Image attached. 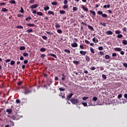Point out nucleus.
Wrapping results in <instances>:
<instances>
[{
  "mask_svg": "<svg viewBox=\"0 0 127 127\" xmlns=\"http://www.w3.org/2000/svg\"><path fill=\"white\" fill-rule=\"evenodd\" d=\"M122 97H123V95H122V94H120L119 95H118V97L119 98V99H120L121 98H122Z\"/></svg>",
  "mask_w": 127,
  "mask_h": 127,
  "instance_id": "nucleus-56",
  "label": "nucleus"
},
{
  "mask_svg": "<svg viewBox=\"0 0 127 127\" xmlns=\"http://www.w3.org/2000/svg\"><path fill=\"white\" fill-rule=\"evenodd\" d=\"M92 100H93V101H97L98 98H97V97H93Z\"/></svg>",
  "mask_w": 127,
  "mask_h": 127,
  "instance_id": "nucleus-44",
  "label": "nucleus"
},
{
  "mask_svg": "<svg viewBox=\"0 0 127 127\" xmlns=\"http://www.w3.org/2000/svg\"><path fill=\"white\" fill-rule=\"evenodd\" d=\"M85 60H86V61H87V62H90V59L89 56H86Z\"/></svg>",
  "mask_w": 127,
  "mask_h": 127,
  "instance_id": "nucleus-14",
  "label": "nucleus"
},
{
  "mask_svg": "<svg viewBox=\"0 0 127 127\" xmlns=\"http://www.w3.org/2000/svg\"><path fill=\"white\" fill-rule=\"evenodd\" d=\"M98 50L100 51L103 50V47H102V46H100L98 48Z\"/></svg>",
  "mask_w": 127,
  "mask_h": 127,
  "instance_id": "nucleus-51",
  "label": "nucleus"
},
{
  "mask_svg": "<svg viewBox=\"0 0 127 127\" xmlns=\"http://www.w3.org/2000/svg\"><path fill=\"white\" fill-rule=\"evenodd\" d=\"M82 105L84 106V107H86L87 106V103H82Z\"/></svg>",
  "mask_w": 127,
  "mask_h": 127,
  "instance_id": "nucleus-57",
  "label": "nucleus"
},
{
  "mask_svg": "<svg viewBox=\"0 0 127 127\" xmlns=\"http://www.w3.org/2000/svg\"><path fill=\"white\" fill-rule=\"evenodd\" d=\"M86 53H87L86 51H80V54H81V55H86Z\"/></svg>",
  "mask_w": 127,
  "mask_h": 127,
  "instance_id": "nucleus-13",
  "label": "nucleus"
},
{
  "mask_svg": "<svg viewBox=\"0 0 127 127\" xmlns=\"http://www.w3.org/2000/svg\"><path fill=\"white\" fill-rule=\"evenodd\" d=\"M92 41L94 42V43H98L99 42L98 39H97V38H95V37L93 38Z\"/></svg>",
  "mask_w": 127,
  "mask_h": 127,
  "instance_id": "nucleus-4",
  "label": "nucleus"
},
{
  "mask_svg": "<svg viewBox=\"0 0 127 127\" xmlns=\"http://www.w3.org/2000/svg\"><path fill=\"white\" fill-rule=\"evenodd\" d=\"M45 55L44 54H41V58H43L45 57Z\"/></svg>",
  "mask_w": 127,
  "mask_h": 127,
  "instance_id": "nucleus-63",
  "label": "nucleus"
},
{
  "mask_svg": "<svg viewBox=\"0 0 127 127\" xmlns=\"http://www.w3.org/2000/svg\"><path fill=\"white\" fill-rule=\"evenodd\" d=\"M23 11H24L23 8L21 7V9L20 10V12L22 13H23Z\"/></svg>",
  "mask_w": 127,
  "mask_h": 127,
  "instance_id": "nucleus-52",
  "label": "nucleus"
},
{
  "mask_svg": "<svg viewBox=\"0 0 127 127\" xmlns=\"http://www.w3.org/2000/svg\"><path fill=\"white\" fill-rule=\"evenodd\" d=\"M52 4L53 5H56V4H57V2H52Z\"/></svg>",
  "mask_w": 127,
  "mask_h": 127,
  "instance_id": "nucleus-55",
  "label": "nucleus"
},
{
  "mask_svg": "<svg viewBox=\"0 0 127 127\" xmlns=\"http://www.w3.org/2000/svg\"><path fill=\"white\" fill-rule=\"evenodd\" d=\"M90 13H92V14H93V15L95 17L96 13L95 12V11H93V10H90Z\"/></svg>",
  "mask_w": 127,
  "mask_h": 127,
  "instance_id": "nucleus-9",
  "label": "nucleus"
},
{
  "mask_svg": "<svg viewBox=\"0 0 127 127\" xmlns=\"http://www.w3.org/2000/svg\"><path fill=\"white\" fill-rule=\"evenodd\" d=\"M117 56V53H113L112 57H116Z\"/></svg>",
  "mask_w": 127,
  "mask_h": 127,
  "instance_id": "nucleus-46",
  "label": "nucleus"
},
{
  "mask_svg": "<svg viewBox=\"0 0 127 127\" xmlns=\"http://www.w3.org/2000/svg\"><path fill=\"white\" fill-rule=\"evenodd\" d=\"M60 25L59 24H58V23H56V26H55V27L56 28H60Z\"/></svg>",
  "mask_w": 127,
  "mask_h": 127,
  "instance_id": "nucleus-22",
  "label": "nucleus"
},
{
  "mask_svg": "<svg viewBox=\"0 0 127 127\" xmlns=\"http://www.w3.org/2000/svg\"><path fill=\"white\" fill-rule=\"evenodd\" d=\"M9 2H10V3H13V4H14L15 3V0H11L9 1Z\"/></svg>",
  "mask_w": 127,
  "mask_h": 127,
  "instance_id": "nucleus-30",
  "label": "nucleus"
},
{
  "mask_svg": "<svg viewBox=\"0 0 127 127\" xmlns=\"http://www.w3.org/2000/svg\"><path fill=\"white\" fill-rule=\"evenodd\" d=\"M102 78L106 80L107 79V76L106 75L103 74L102 75Z\"/></svg>",
  "mask_w": 127,
  "mask_h": 127,
  "instance_id": "nucleus-36",
  "label": "nucleus"
},
{
  "mask_svg": "<svg viewBox=\"0 0 127 127\" xmlns=\"http://www.w3.org/2000/svg\"><path fill=\"white\" fill-rule=\"evenodd\" d=\"M102 17H104L105 18H107L108 17L107 14H106L105 13H103L102 12Z\"/></svg>",
  "mask_w": 127,
  "mask_h": 127,
  "instance_id": "nucleus-26",
  "label": "nucleus"
},
{
  "mask_svg": "<svg viewBox=\"0 0 127 127\" xmlns=\"http://www.w3.org/2000/svg\"><path fill=\"white\" fill-rule=\"evenodd\" d=\"M5 63H8V62H10V59H7L5 60Z\"/></svg>",
  "mask_w": 127,
  "mask_h": 127,
  "instance_id": "nucleus-45",
  "label": "nucleus"
},
{
  "mask_svg": "<svg viewBox=\"0 0 127 127\" xmlns=\"http://www.w3.org/2000/svg\"><path fill=\"white\" fill-rule=\"evenodd\" d=\"M98 13L99 14H101V15H102V16H103V11L99 10V11H98Z\"/></svg>",
  "mask_w": 127,
  "mask_h": 127,
  "instance_id": "nucleus-33",
  "label": "nucleus"
},
{
  "mask_svg": "<svg viewBox=\"0 0 127 127\" xmlns=\"http://www.w3.org/2000/svg\"><path fill=\"white\" fill-rule=\"evenodd\" d=\"M63 8L64 9H66V8H68V5H64L63 6Z\"/></svg>",
  "mask_w": 127,
  "mask_h": 127,
  "instance_id": "nucleus-39",
  "label": "nucleus"
},
{
  "mask_svg": "<svg viewBox=\"0 0 127 127\" xmlns=\"http://www.w3.org/2000/svg\"><path fill=\"white\" fill-rule=\"evenodd\" d=\"M82 8L85 11H88V8H87V7H85V6H84V5L82 6Z\"/></svg>",
  "mask_w": 127,
  "mask_h": 127,
  "instance_id": "nucleus-18",
  "label": "nucleus"
},
{
  "mask_svg": "<svg viewBox=\"0 0 127 127\" xmlns=\"http://www.w3.org/2000/svg\"><path fill=\"white\" fill-rule=\"evenodd\" d=\"M49 9V6H47L44 7V10H48Z\"/></svg>",
  "mask_w": 127,
  "mask_h": 127,
  "instance_id": "nucleus-41",
  "label": "nucleus"
},
{
  "mask_svg": "<svg viewBox=\"0 0 127 127\" xmlns=\"http://www.w3.org/2000/svg\"><path fill=\"white\" fill-rule=\"evenodd\" d=\"M40 51H41V52H45V51H46V49L44 48H42L40 49Z\"/></svg>",
  "mask_w": 127,
  "mask_h": 127,
  "instance_id": "nucleus-12",
  "label": "nucleus"
},
{
  "mask_svg": "<svg viewBox=\"0 0 127 127\" xmlns=\"http://www.w3.org/2000/svg\"><path fill=\"white\" fill-rule=\"evenodd\" d=\"M65 12H66L63 10L60 11V13H61V14H64Z\"/></svg>",
  "mask_w": 127,
  "mask_h": 127,
  "instance_id": "nucleus-32",
  "label": "nucleus"
},
{
  "mask_svg": "<svg viewBox=\"0 0 127 127\" xmlns=\"http://www.w3.org/2000/svg\"><path fill=\"white\" fill-rule=\"evenodd\" d=\"M5 5V3H4V2L0 3V6Z\"/></svg>",
  "mask_w": 127,
  "mask_h": 127,
  "instance_id": "nucleus-62",
  "label": "nucleus"
},
{
  "mask_svg": "<svg viewBox=\"0 0 127 127\" xmlns=\"http://www.w3.org/2000/svg\"><path fill=\"white\" fill-rule=\"evenodd\" d=\"M49 56H52L53 57H54V58H57V56L55 54H49Z\"/></svg>",
  "mask_w": 127,
  "mask_h": 127,
  "instance_id": "nucleus-15",
  "label": "nucleus"
},
{
  "mask_svg": "<svg viewBox=\"0 0 127 127\" xmlns=\"http://www.w3.org/2000/svg\"><path fill=\"white\" fill-rule=\"evenodd\" d=\"M123 65L127 68V63H123Z\"/></svg>",
  "mask_w": 127,
  "mask_h": 127,
  "instance_id": "nucleus-60",
  "label": "nucleus"
},
{
  "mask_svg": "<svg viewBox=\"0 0 127 127\" xmlns=\"http://www.w3.org/2000/svg\"><path fill=\"white\" fill-rule=\"evenodd\" d=\"M73 63H74V64H79V61H74Z\"/></svg>",
  "mask_w": 127,
  "mask_h": 127,
  "instance_id": "nucleus-49",
  "label": "nucleus"
},
{
  "mask_svg": "<svg viewBox=\"0 0 127 127\" xmlns=\"http://www.w3.org/2000/svg\"><path fill=\"white\" fill-rule=\"evenodd\" d=\"M115 33L116 34H118V35H119L121 33V31H119V30H116V31H115Z\"/></svg>",
  "mask_w": 127,
  "mask_h": 127,
  "instance_id": "nucleus-25",
  "label": "nucleus"
},
{
  "mask_svg": "<svg viewBox=\"0 0 127 127\" xmlns=\"http://www.w3.org/2000/svg\"><path fill=\"white\" fill-rule=\"evenodd\" d=\"M72 47H77L78 46V44L76 43H73V44H71Z\"/></svg>",
  "mask_w": 127,
  "mask_h": 127,
  "instance_id": "nucleus-11",
  "label": "nucleus"
},
{
  "mask_svg": "<svg viewBox=\"0 0 127 127\" xmlns=\"http://www.w3.org/2000/svg\"><path fill=\"white\" fill-rule=\"evenodd\" d=\"M37 6H38V5L37 4H35L32 5L30 7L31 8L33 9V8H36Z\"/></svg>",
  "mask_w": 127,
  "mask_h": 127,
  "instance_id": "nucleus-6",
  "label": "nucleus"
},
{
  "mask_svg": "<svg viewBox=\"0 0 127 127\" xmlns=\"http://www.w3.org/2000/svg\"><path fill=\"white\" fill-rule=\"evenodd\" d=\"M25 47L23 46H21L20 47V50H25Z\"/></svg>",
  "mask_w": 127,
  "mask_h": 127,
  "instance_id": "nucleus-38",
  "label": "nucleus"
},
{
  "mask_svg": "<svg viewBox=\"0 0 127 127\" xmlns=\"http://www.w3.org/2000/svg\"><path fill=\"white\" fill-rule=\"evenodd\" d=\"M78 9V8H77L76 7H73V10L76 11Z\"/></svg>",
  "mask_w": 127,
  "mask_h": 127,
  "instance_id": "nucleus-59",
  "label": "nucleus"
},
{
  "mask_svg": "<svg viewBox=\"0 0 127 127\" xmlns=\"http://www.w3.org/2000/svg\"><path fill=\"white\" fill-rule=\"evenodd\" d=\"M8 117L10 118V119H11V120H13V121H14V120H15V117L14 116H10L8 115Z\"/></svg>",
  "mask_w": 127,
  "mask_h": 127,
  "instance_id": "nucleus-10",
  "label": "nucleus"
},
{
  "mask_svg": "<svg viewBox=\"0 0 127 127\" xmlns=\"http://www.w3.org/2000/svg\"><path fill=\"white\" fill-rule=\"evenodd\" d=\"M29 93H31V91L28 89V88H26L25 89V91L24 92V94L25 95H27V94H29Z\"/></svg>",
  "mask_w": 127,
  "mask_h": 127,
  "instance_id": "nucleus-2",
  "label": "nucleus"
},
{
  "mask_svg": "<svg viewBox=\"0 0 127 127\" xmlns=\"http://www.w3.org/2000/svg\"><path fill=\"white\" fill-rule=\"evenodd\" d=\"M100 24H101V25H103V26H106V23H105V22H103V23H102V22H100Z\"/></svg>",
  "mask_w": 127,
  "mask_h": 127,
  "instance_id": "nucleus-24",
  "label": "nucleus"
},
{
  "mask_svg": "<svg viewBox=\"0 0 127 127\" xmlns=\"http://www.w3.org/2000/svg\"><path fill=\"white\" fill-rule=\"evenodd\" d=\"M6 113H8V114H11V113H12V110H11V109H6Z\"/></svg>",
  "mask_w": 127,
  "mask_h": 127,
  "instance_id": "nucleus-8",
  "label": "nucleus"
},
{
  "mask_svg": "<svg viewBox=\"0 0 127 127\" xmlns=\"http://www.w3.org/2000/svg\"><path fill=\"white\" fill-rule=\"evenodd\" d=\"M37 14L40 16H42L43 15V13L41 12H37Z\"/></svg>",
  "mask_w": 127,
  "mask_h": 127,
  "instance_id": "nucleus-19",
  "label": "nucleus"
},
{
  "mask_svg": "<svg viewBox=\"0 0 127 127\" xmlns=\"http://www.w3.org/2000/svg\"><path fill=\"white\" fill-rule=\"evenodd\" d=\"M27 25L28 26H29L30 27H33V26H34V24H31V23L27 24Z\"/></svg>",
  "mask_w": 127,
  "mask_h": 127,
  "instance_id": "nucleus-20",
  "label": "nucleus"
},
{
  "mask_svg": "<svg viewBox=\"0 0 127 127\" xmlns=\"http://www.w3.org/2000/svg\"><path fill=\"white\" fill-rule=\"evenodd\" d=\"M87 99H88V97H83V98H82V100H83V101H85Z\"/></svg>",
  "mask_w": 127,
  "mask_h": 127,
  "instance_id": "nucleus-47",
  "label": "nucleus"
},
{
  "mask_svg": "<svg viewBox=\"0 0 127 127\" xmlns=\"http://www.w3.org/2000/svg\"><path fill=\"white\" fill-rule=\"evenodd\" d=\"M14 61H11V62H10V65H14Z\"/></svg>",
  "mask_w": 127,
  "mask_h": 127,
  "instance_id": "nucleus-53",
  "label": "nucleus"
},
{
  "mask_svg": "<svg viewBox=\"0 0 127 127\" xmlns=\"http://www.w3.org/2000/svg\"><path fill=\"white\" fill-rule=\"evenodd\" d=\"M122 43H123V44H124V45H127V40H123Z\"/></svg>",
  "mask_w": 127,
  "mask_h": 127,
  "instance_id": "nucleus-29",
  "label": "nucleus"
},
{
  "mask_svg": "<svg viewBox=\"0 0 127 127\" xmlns=\"http://www.w3.org/2000/svg\"><path fill=\"white\" fill-rule=\"evenodd\" d=\"M47 34H50L51 35H53V33L52 32H47Z\"/></svg>",
  "mask_w": 127,
  "mask_h": 127,
  "instance_id": "nucleus-61",
  "label": "nucleus"
},
{
  "mask_svg": "<svg viewBox=\"0 0 127 127\" xmlns=\"http://www.w3.org/2000/svg\"><path fill=\"white\" fill-rule=\"evenodd\" d=\"M95 67H91L90 70H91L92 71H94V70H95Z\"/></svg>",
  "mask_w": 127,
  "mask_h": 127,
  "instance_id": "nucleus-54",
  "label": "nucleus"
},
{
  "mask_svg": "<svg viewBox=\"0 0 127 127\" xmlns=\"http://www.w3.org/2000/svg\"><path fill=\"white\" fill-rule=\"evenodd\" d=\"M48 13L49 14H52V15H54V14H55V13H54L53 11H50V10L48 11Z\"/></svg>",
  "mask_w": 127,
  "mask_h": 127,
  "instance_id": "nucleus-27",
  "label": "nucleus"
},
{
  "mask_svg": "<svg viewBox=\"0 0 127 127\" xmlns=\"http://www.w3.org/2000/svg\"><path fill=\"white\" fill-rule=\"evenodd\" d=\"M62 76H63L62 78V80L63 81H64V80H65V78H66V76L64 75V74H63Z\"/></svg>",
  "mask_w": 127,
  "mask_h": 127,
  "instance_id": "nucleus-43",
  "label": "nucleus"
},
{
  "mask_svg": "<svg viewBox=\"0 0 127 127\" xmlns=\"http://www.w3.org/2000/svg\"><path fill=\"white\" fill-rule=\"evenodd\" d=\"M59 90L60 91H61V92H62V91H65V89H64V88H61V87L59 88Z\"/></svg>",
  "mask_w": 127,
  "mask_h": 127,
  "instance_id": "nucleus-42",
  "label": "nucleus"
},
{
  "mask_svg": "<svg viewBox=\"0 0 127 127\" xmlns=\"http://www.w3.org/2000/svg\"><path fill=\"white\" fill-rule=\"evenodd\" d=\"M114 50H115V51H118V52L121 53V51H122V48L118 47L116 48H114Z\"/></svg>",
  "mask_w": 127,
  "mask_h": 127,
  "instance_id": "nucleus-7",
  "label": "nucleus"
},
{
  "mask_svg": "<svg viewBox=\"0 0 127 127\" xmlns=\"http://www.w3.org/2000/svg\"><path fill=\"white\" fill-rule=\"evenodd\" d=\"M106 34H108V35H112V34H113V32L109 30V31H107Z\"/></svg>",
  "mask_w": 127,
  "mask_h": 127,
  "instance_id": "nucleus-5",
  "label": "nucleus"
},
{
  "mask_svg": "<svg viewBox=\"0 0 127 127\" xmlns=\"http://www.w3.org/2000/svg\"><path fill=\"white\" fill-rule=\"evenodd\" d=\"M9 123L11 124V127H14V122L13 121L10 120Z\"/></svg>",
  "mask_w": 127,
  "mask_h": 127,
  "instance_id": "nucleus-17",
  "label": "nucleus"
},
{
  "mask_svg": "<svg viewBox=\"0 0 127 127\" xmlns=\"http://www.w3.org/2000/svg\"><path fill=\"white\" fill-rule=\"evenodd\" d=\"M120 53H121V55H125L124 51H122V50H121V51H120Z\"/></svg>",
  "mask_w": 127,
  "mask_h": 127,
  "instance_id": "nucleus-58",
  "label": "nucleus"
},
{
  "mask_svg": "<svg viewBox=\"0 0 127 127\" xmlns=\"http://www.w3.org/2000/svg\"><path fill=\"white\" fill-rule=\"evenodd\" d=\"M57 32L58 33H62V31L61 30V29H58L57 30Z\"/></svg>",
  "mask_w": 127,
  "mask_h": 127,
  "instance_id": "nucleus-48",
  "label": "nucleus"
},
{
  "mask_svg": "<svg viewBox=\"0 0 127 127\" xmlns=\"http://www.w3.org/2000/svg\"><path fill=\"white\" fill-rule=\"evenodd\" d=\"M1 10L3 12H6V11H7V9L6 8H2L1 9Z\"/></svg>",
  "mask_w": 127,
  "mask_h": 127,
  "instance_id": "nucleus-34",
  "label": "nucleus"
},
{
  "mask_svg": "<svg viewBox=\"0 0 127 127\" xmlns=\"http://www.w3.org/2000/svg\"><path fill=\"white\" fill-rule=\"evenodd\" d=\"M117 37L118 38H122V37H123L122 34H121V33H120V34L118 35Z\"/></svg>",
  "mask_w": 127,
  "mask_h": 127,
  "instance_id": "nucleus-28",
  "label": "nucleus"
},
{
  "mask_svg": "<svg viewBox=\"0 0 127 127\" xmlns=\"http://www.w3.org/2000/svg\"><path fill=\"white\" fill-rule=\"evenodd\" d=\"M88 29H90V30H91V31H94V29L93 26H91V25H88Z\"/></svg>",
  "mask_w": 127,
  "mask_h": 127,
  "instance_id": "nucleus-3",
  "label": "nucleus"
},
{
  "mask_svg": "<svg viewBox=\"0 0 127 127\" xmlns=\"http://www.w3.org/2000/svg\"><path fill=\"white\" fill-rule=\"evenodd\" d=\"M42 38L43 39H44V40H46V39H47V37H46V36H43Z\"/></svg>",
  "mask_w": 127,
  "mask_h": 127,
  "instance_id": "nucleus-50",
  "label": "nucleus"
},
{
  "mask_svg": "<svg viewBox=\"0 0 127 127\" xmlns=\"http://www.w3.org/2000/svg\"><path fill=\"white\" fill-rule=\"evenodd\" d=\"M64 52H66V53H69V54L70 53V51L69 50H67V49L64 50Z\"/></svg>",
  "mask_w": 127,
  "mask_h": 127,
  "instance_id": "nucleus-40",
  "label": "nucleus"
},
{
  "mask_svg": "<svg viewBox=\"0 0 127 127\" xmlns=\"http://www.w3.org/2000/svg\"><path fill=\"white\" fill-rule=\"evenodd\" d=\"M70 101L71 103L73 105H76V104H78V101L77 99L74 98H71Z\"/></svg>",
  "mask_w": 127,
  "mask_h": 127,
  "instance_id": "nucleus-1",
  "label": "nucleus"
},
{
  "mask_svg": "<svg viewBox=\"0 0 127 127\" xmlns=\"http://www.w3.org/2000/svg\"><path fill=\"white\" fill-rule=\"evenodd\" d=\"M26 32H27L28 33H30V32H32V29L27 30Z\"/></svg>",
  "mask_w": 127,
  "mask_h": 127,
  "instance_id": "nucleus-31",
  "label": "nucleus"
},
{
  "mask_svg": "<svg viewBox=\"0 0 127 127\" xmlns=\"http://www.w3.org/2000/svg\"><path fill=\"white\" fill-rule=\"evenodd\" d=\"M23 56H24V57H27L29 56V54H28V53H24L23 54Z\"/></svg>",
  "mask_w": 127,
  "mask_h": 127,
  "instance_id": "nucleus-23",
  "label": "nucleus"
},
{
  "mask_svg": "<svg viewBox=\"0 0 127 127\" xmlns=\"http://www.w3.org/2000/svg\"><path fill=\"white\" fill-rule=\"evenodd\" d=\"M73 96V93H70L68 96H67V100H70V98Z\"/></svg>",
  "mask_w": 127,
  "mask_h": 127,
  "instance_id": "nucleus-16",
  "label": "nucleus"
},
{
  "mask_svg": "<svg viewBox=\"0 0 127 127\" xmlns=\"http://www.w3.org/2000/svg\"><path fill=\"white\" fill-rule=\"evenodd\" d=\"M124 97L127 99V94H124Z\"/></svg>",
  "mask_w": 127,
  "mask_h": 127,
  "instance_id": "nucleus-64",
  "label": "nucleus"
},
{
  "mask_svg": "<svg viewBox=\"0 0 127 127\" xmlns=\"http://www.w3.org/2000/svg\"><path fill=\"white\" fill-rule=\"evenodd\" d=\"M30 19H31V16L27 17L25 20H26V21H28L29 20H30Z\"/></svg>",
  "mask_w": 127,
  "mask_h": 127,
  "instance_id": "nucleus-37",
  "label": "nucleus"
},
{
  "mask_svg": "<svg viewBox=\"0 0 127 127\" xmlns=\"http://www.w3.org/2000/svg\"><path fill=\"white\" fill-rule=\"evenodd\" d=\"M105 59L106 60L110 59V56H109V55H106Z\"/></svg>",
  "mask_w": 127,
  "mask_h": 127,
  "instance_id": "nucleus-35",
  "label": "nucleus"
},
{
  "mask_svg": "<svg viewBox=\"0 0 127 127\" xmlns=\"http://www.w3.org/2000/svg\"><path fill=\"white\" fill-rule=\"evenodd\" d=\"M90 50L91 52L92 53H93V54H95V51H94L93 48H92V47H90Z\"/></svg>",
  "mask_w": 127,
  "mask_h": 127,
  "instance_id": "nucleus-21",
  "label": "nucleus"
}]
</instances>
